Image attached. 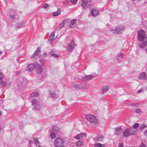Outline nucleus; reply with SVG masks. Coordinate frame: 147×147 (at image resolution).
<instances>
[{"instance_id":"nucleus-1","label":"nucleus","mask_w":147,"mask_h":147,"mask_svg":"<svg viewBox=\"0 0 147 147\" xmlns=\"http://www.w3.org/2000/svg\"><path fill=\"white\" fill-rule=\"evenodd\" d=\"M138 39L140 41H142L139 45V47L142 48H145L147 46V37H146L145 32L142 30H139L138 33ZM147 53V48L146 49Z\"/></svg>"},{"instance_id":"nucleus-2","label":"nucleus","mask_w":147,"mask_h":147,"mask_svg":"<svg viewBox=\"0 0 147 147\" xmlns=\"http://www.w3.org/2000/svg\"><path fill=\"white\" fill-rule=\"evenodd\" d=\"M86 119L93 125H96L98 123L96 116L92 114L88 115L86 116Z\"/></svg>"},{"instance_id":"nucleus-3","label":"nucleus","mask_w":147,"mask_h":147,"mask_svg":"<svg viewBox=\"0 0 147 147\" xmlns=\"http://www.w3.org/2000/svg\"><path fill=\"white\" fill-rule=\"evenodd\" d=\"M64 143L63 139L61 137H57L55 140L54 144L56 147H64Z\"/></svg>"},{"instance_id":"nucleus-4","label":"nucleus","mask_w":147,"mask_h":147,"mask_svg":"<svg viewBox=\"0 0 147 147\" xmlns=\"http://www.w3.org/2000/svg\"><path fill=\"white\" fill-rule=\"evenodd\" d=\"M125 30L124 27L122 25L117 26L115 29H112L111 32L114 33L121 34Z\"/></svg>"},{"instance_id":"nucleus-5","label":"nucleus","mask_w":147,"mask_h":147,"mask_svg":"<svg viewBox=\"0 0 147 147\" xmlns=\"http://www.w3.org/2000/svg\"><path fill=\"white\" fill-rule=\"evenodd\" d=\"M32 105L34 106L33 109L36 111H38L40 108V106L38 101L35 99H32L31 100Z\"/></svg>"},{"instance_id":"nucleus-6","label":"nucleus","mask_w":147,"mask_h":147,"mask_svg":"<svg viewBox=\"0 0 147 147\" xmlns=\"http://www.w3.org/2000/svg\"><path fill=\"white\" fill-rule=\"evenodd\" d=\"M9 16L10 19H12L18 20L19 18L17 12L13 10L10 11Z\"/></svg>"},{"instance_id":"nucleus-7","label":"nucleus","mask_w":147,"mask_h":147,"mask_svg":"<svg viewBox=\"0 0 147 147\" xmlns=\"http://www.w3.org/2000/svg\"><path fill=\"white\" fill-rule=\"evenodd\" d=\"M96 77V76L92 75H87L85 76L82 77L81 78L79 77L78 79L81 80L82 81H88L92 79V78H95Z\"/></svg>"},{"instance_id":"nucleus-8","label":"nucleus","mask_w":147,"mask_h":147,"mask_svg":"<svg viewBox=\"0 0 147 147\" xmlns=\"http://www.w3.org/2000/svg\"><path fill=\"white\" fill-rule=\"evenodd\" d=\"M132 134V133L131 132V129L130 128L126 129L123 133V136L125 137H127Z\"/></svg>"},{"instance_id":"nucleus-9","label":"nucleus","mask_w":147,"mask_h":147,"mask_svg":"<svg viewBox=\"0 0 147 147\" xmlns=\"http://www.w3.org/2000/svg\"><path fill=\"white\" fill-rule=\"evenodd\" d=\"M35 71L38 74H40L42 71V68L41 65L38 64L35 65Z\"/></svg>"},{"instance_id":"nucleus-10","label":"nucleus","mask_w":147,"mask_h":147,"mask_svg":"<svg viewBox=\"0 0 147 147\" xmlns=\"http://www.w3.org/2000/svg\"><path fill=\"white\" fill-rule=\"evenodd\" d=\"M74 41L73 40L71 41L67 46V50L69 51H71L73 50L74 47Z\"/></svg>"},{"instance_id":"nucleus-11","label":"nucleus","mask_w":147,"mask_h":147,"mask_svg":"<svg viewBox=\"0 0 147 147\" xmlns=\"http://www.w3.org/2000/svg\"><path fill=\"white\" fill-rule=\"evenodd\" d=\"M87 134L84 133H81L78 134L74 137V138L78 140L82 139L86 137Z\"/></svg>"},{"instance_id":"nucleus-12","label":"nucleus","mask_w":147,"mask_h":147,"mask_svg":"<svg viewBox=\"0 0 147 147\" xmlns=\"http://www.w3.org/2000/svg\"><path fill=\"white\" fill-rule=\"evenodd\" d=\"M110 87L109 85H104L101 88V94H103L109 90Z\"/></svg>"},{"instance_id":"nucleus-13","label":"nucleus","mask_w":147,"mask_h":147,"mask_svg":"<svg viewBox=\"0 0 147 147\" xmlns=\"http://www.w3.org/2000/svg\"><path fill=\"white\" fill-rule=\"evenodd\" d=\"M91 0H82V6L84 9H87L88 7L87 3Z\"/></svg>"},{"instance_id":"nucleus-14","label":"nucleus","mask_w":147,"mask_h":147,"mask_svg":"<svg viewBox=\"0 0 147 147\" xmlns=\"http://www.w3.org/2000/svg\"><path fill=\"white\" fill-rule=\"evenodd\" d=\"M35 65L33 63L30 64L28 66H27L26 68V70L28 71H31L33 70L35 68Z\"/></svg>"},{"instance_id":"nucleus-15","label":"nucleus","mask_w":147,"mask_h":147,"mask_svg":"<svg viewBox=\"0 0 147 147\" xmlns=\"http://www.w3.org/2000/svg\"><path fill=\"white\" fill-rule=\"evenodd\" d=\"M26 80L23 78H20L18 82V84L22 86L25 85L26 84Z\"/></svg>"},{"instance_id":"nucleus-16","label":"nucleus","mask_w":147,"mask_h":147,"mask_svg":"<svg viewBox=\"0 0 147 147\" xmlns=\"http://www.w3.org/2000/svg\"><path fill=\"white\" fill-rule=\"evenodd\" d=\"M115 134L118 135L122 132V128L121 126L118 127L115 129Z\"/></svg>"},{"instance_id":"nucleus-17","label":"nucleus","mask_w":147,"mask_h":147,"mask_svg":"<svg viewBox=\"0 0 147 147\" xmlns=\"http://www.w3.org/2000/svg\"><path fill=\"white\" fill-rule=\"evenodd\" d=\"M103 137L101 135H99L96 136L94 138V139L97 141L102 142L103 139Z\"/></svg>"},{"instance_id":"nucleus-18","label":"nucleus","mask_w":147,"mask_h":147,"mask_svg":"<svg viewBox=\"0 0 147 147\" xmlns=\"http://www.w3.org/2000/svg\"><path fill=\"white\" fill-rule=\"evenodd\" d=\"M40 49L39 47L37 48V49L35 51L34 53L31 56V59L33 58L36 56H38L39 53L40 52Z\"/></svg>"},{"instance_id":"nucleus-19","label":"nucleus","mask_w":147,"mask_h":147,"mask_svg":"<svg viewBox=\"0 0 147 147\" xmlns=\"http://www.w3.org/2000/svg\"><path fill=\"white\" fill-rule=\"evenodd\" d=\"M76 19H74L71 20L69 24V26L71 28H74L76 22Z\"/></svg>"},{"instance_id":"nucleus-20","label":"nucleus","mask_w":147,"mask_h":147,"mask_svg":"<svg viewBox=\"0 0 147 147\" xmlns=\"http://www.w3.org/2000/svg\"><path fill=\"white\" fill-rule=\"evenodd\" d=\"M98 11L97 10L95 9H93L91 11V13L93 16H96L98 14Z\"/></svg>"},{"instance_id":"nucleus-21","label":"nucleus","mask_w":147,"mask_h":147,"mask_svg":"<svg viewBox=\"0 0 147 147\" xmlns=\"http://www.w3.org/2000/svg\"><path fill=\"white\" fill-rule=\"evenodd\" d=\"M3 78L2 75V77L0 78V85L3 88H4L6 85V82L3 81L2 78Z\"/></svg>"},{"instance_id":"nucleus-22","label":"nucleus","mask_w":147,"mask_h":147,"mask_svg":"<svg viewBox=\"0 0 147 147\" xmlns=\"http://www.w3.org/2000/svg\"><path fill=\"white\" fill-rule=\"evenodd\" d=\"M80 90H86L87 88L86 84L84 83L80 84Z\"/></svg>"},{"instance_id":"nucleus-23","label":"nucleus","mask_w":147,"mask_h":147,"mask_svg":"<svg viewBox=\"0 0 147 147\" xmlns=\"http://www.w3.org/2000/svg\"><path fill=\"white\" fill-rule=\"evenodd\" d=\"M61 12V11L59 9H58L56 11L54 12L52 14L53 16H57L59 15Z\"/></svg>"},{"instance_id":"nucleus-24","label":"nucleus","mask_w":147,"mask_h":147,"mask_svg":"<svg viewBox=\"0 0 147 147\" xmlns=\"http://www.w3.org/2000/svg\"><path fill=\"white\" fill-rule=\"evenodd\" d=\"M51 96L53 98H57L58 97V95L56 94L54 92H51Z\"/></svg>"},{"instance_id":"nucleus-25","label":"nucleus","mask_w":147,"mask_h":147,"mask_svg":"<svg viewBox=\"0 0 147 147\" xmlns=\"http://www.w3.org/2000/svg\"><path fill=\"white\" fill-rule=\"evenodd\" d=\"M146 74L145 73H142L140 74L139 76V78L141 80L144 79L145 77H146Z\"/></svg>"},{"instance_id":"nucleus-26","label":"nucleus","mask_w":147,"mask_h":147,"mask_svg":"<svg viewBox=\"0 0 147 147\" xmlns=\"http://www.w3.org/2000/svg\"><path fill=\"white\" fill-rule=\"evenodd\" d=\"M33 140H34V143L36 145L40 146V144L38 142V138H34Z\"/></svg>"},{"instance_id":"nucleus-27","label":"nucleus","mask_w":147,"mask_h":147,"mask_svg":"<svg viewBox=\"0 0 147 147\" xmlns=\"http://www.w3.org/2000/svg\"><path fill=\"white\" fill-rule=\"evenodd\" d=\"M25 24L24 23H20L17 24L16 25V27L17 28H18L22 27V26H24Z\"/></svg>"},{"instance_id":"nucleus-28","label":"nucleus","mask_w":147,"mask_h":147,"mask_svg":"<svg viewBox=\"0 0 147 147\" xmlns=\"http://www.w3.org/2000/svg\"><path fill=\"white\" fill-rule=\"evenodd\" d=\"M38 95V93L37 92H32L30 94V96L32 97H37Z\"/></svg>"},{"instance_id":"nucleus-29","label":"nucleus","mask_w":147,"mask_h":147,"mask_svg":"<svg viewBox=\"0 0 147 147\" xmlns=\"http://www.w3.org/2000/svg\"><path fill=\"white\" fill-rule=\"evenodd\" d=\"M83 142L81 140H78L76 143V145L78 146H81L83 144Z\"/></svg>"},{"instance_id":"nucleus-30","label":"nucleus","mask_w":147,"mask_h":147,"mask_svg":"<svg viewBox=\"0 0 147 147\" xmlns=\"http://www.w3.org/2000/svg\"><path fill=\"white\" fill-rule=\"evenodd\" d=\"M123 54L119 53L117 55V57L118 60H120L123 58Z\"/></svg>"},{"instance_id":"nucleus-31","label":"nucleus","mask_w":147,"mask_h":147,"mask_svg":"<svg viewBox=\"0 0 147 147\" xmlns=\"http://www.w3.org/2000/svg\"><path fill=\"white\" fill-rule=\"evenodd\" d=\"M66 23V22L64 21L63 22H62L59 25V27L60 28H63Z\"/></svg>"},{"instance_id":"nucleus-32","label":"nucleus","mask_w":147,"mask_h":147,"mask_svg":"<svg viewBox=\"0 0 147 147\" xmlns=\"http://www.w3.org/2000/svg\"><path fill=\"white\" fill-rule=\"evenodd\" d=\"M55 34V32H53L51 33V34L49 38L51 40H54L55 39L53 38V36H54Z\"/></svg>"},{"instance_id":"nucleus-33","label":"nucleus","mask_w":147,"mask_h":147,"mask_svg":"<svg viewBox=\"0 0 147 147\" xmlns=\"http://www.w3.org/2000/svg\"><path fill=\"white\" fill-rule=\"evenodd\" d=\"M50 136L51 139H53L56 137V134L53 131H52L50 134Z\"/></svg>"},{"instance_id":"nucleus-34","label":"nucleus","mask_w":147,"mask_h":147,"mask_svg":"<svg viewBox=\"0 0 147 147\" xmlns=\"http://www.w3.org/2000/svg\"><path fill=\"white\" fill-rule=\"evenodd\" d=\"M53 129L55 131L58 132L59 131L60 129L56 126H54L53 127Z\"/></svg>"},{"instance_id":"nucleus-35","label":"nucleus","mask_w":147,"mask_h":147,"mask_svg":"<svg viewBox=\"0 0 147 147\" xmlns=\"http://www.w3.org/2000/svg\"><path fill=\"white\" fill-rule=\"evenodd\" d=\"M125 147H146L145 145L143 143H142V144H141V145L139 146L138 147V146H125Z\"/></svg>"},{"instance_id":"nucleus-36","label":"nucleus","mask_w":147,"mask_h":147,"mask_svg":"<svg viewBox=\"0 0 147 147\" xmlns=\"http://www.w3.org/2000/svg\"><path fill=\"white\" fill-rule=\"evenodd\" d=\"M135 111L136 113H138L139 114H141L142 113V111L140 109L137 108L135 110Z\"/></svg>"},{"instance_id":"nucleus-37","label":"nucleus","mask_w":147,"mask_h":147,"mask_svg":"<svg viewBox=\"0 0 147 147\" xmlns=\"http://www.w3.org/2000/svg\"><path fill=\"white\" fill-rule=\"evenodd\" d=\"M74 88L76 89H80V84H76L74 86Z\"/></svg>"},{"instance_id":"nucleus-38","label":"nucleus","mask_w":147,"mask_h":147,"mask_svg":"<svg viewBox=\"0 0 147 147\" xmlns=\"http://www.w3.org/2000/svg\"><path fill=\"white\" fill-rule=\"evenodd\" d=\"M147 127V125L144 124L141 125L139 128L140 129L142 130Z\"/></svg>"},{"instance_id":"nucleus-39","label":"nucleus","mask_w":147,"mask_h":147,"mask_svg":"<svg viewBox=\"0 0 147 147\" xmlns=\"http://www.w3.org/2000/svg\"><path fill=\"white\" fill-rule=\"evenodd\" d=\"M49 55H51L52 56L54 57H56V58H58V57H59V55H56L55 53H52V54H51L50 53H49Z\"/></svg>"},{"instance_id":"nucleus-40","label":"nucleus","mask_w":147,"mask_h":147,"mask_svg":"<svg viewBox=\"0 0 147 147\" xmlns=\"http://www.w3.org/2000/svg\"><path fill=\"white\" fill-rule=\"evenodd\" d=\"M139 126V124L138 123H136L133 125V127L135 129H136Z\"/></svg>"},{"instance_id":"nucleus-41","label":"nucleus","mask_w":147,"mask_h":147,"mask_svg":"<svg viewBox=\"0 0 147 147\" xmlns=\"http://www.w3.org/2000/svg\"><path fill=\"white\" fill-rule=\"evenodd\" d=\"M129 105L132 107H134L135 106H137L138 107L139 105V104L138 103H130L129 104Z\"/></svg>"},{"instance_id":"nucleus-42","label":"nucleus","mask_w":147,"mask_h":147,"mask_svg":"<svg viewBox=\"0 0 147 147\" xmlns=\"http://www.w3.org/2000/svg\"><path fill=\"white\" fill-rule=\"evenodd\" d=\"M69 3V1L68 0H66L63 2V4L66 5Z\"/></svg>"},{"instance_id":"nucleus-43","label":"nucleus","mask_w":147,"mask_h":147,"mask_svg":"<svg viewBox=\"0 0 147 147\" xmlns=\"http://www.w3.org/2000/svg\"><path fill=\"white\" fill-rule=\"evenodd\" d=\"M44 61H45L43 59H40L39 60L40 62L42 65H43Z\"/></svg>"},{"instance_id":"nucleus-44","label":"nucleus","mask_w":147,"mask_h":147,"mask_svg":"<svg viewBox=\"0 0 147 147\" xmlns=\"http://www.w3.org/2000/svg\"><path fill=\"white\" fill-rule=\"evenodd\" d=\"M77 1V0H71V2L72 4H76Z\"/></svg>"},{"instance_id":"nucleus-45","label":"nucleus","mask_w":147,"mask_h":147,"mask_svg":"<svg viewBox=\"0 0 147 147\" xmlns=\"http://www.w3.org/2000/svg\"><path fill=\"white\" fill-rule=\"evenodd\" d=\"M96 145L98 147H103V145L99 143L97 144Z\"/></svg>"},{"instance_id":"nucleus-46","label":"nucleus","mask_w":147,"mask_h":147,"mask_svg":"<svg viewBox=\"0 0 147 147\" xmlns=\"http://www.w3.org/2000/svg\"><path fill=\"white\" fill-rule=\"evenodd\" d=\"M49 6V4H45L44 6L43 7V8H46Z\"/></svg>"},{"instance_id":"nucleus-47","label":"nucleus","mask_w":147,"mask_h":147,"mask_svg":"<svg viewBox=\"0 0 147 147\" xmlns=\"http://www.w3.org/2000/svg\"><path fill=\"white\" fill-rule=\"evenodd\" d=\"M3 125L1 123H0V131L1 130L3 127Z\"/></svg>"},{"instance_id":"nucleus-48","label":"nucleus","mask_w":147,"mask_h":147,"mask_svg":"<svg viewBox=\"0 0 147 147\" xmlns=\"http://www.w3.org/2000/svg\"><path fill=\"white\" fill-rule=\"evenodd\" d=\"M118 147H123V144L122 143H119Z\"/></svg>"},{"instance_id":"nucleus-49","label":"nucleus","mask_w":147,"mask_h":147,"mask_svg":"<svg viewBox=\"0 0 147 147\" xmlns=\"http://www.w3.org/2000/svg\"><path fill=\"white\" fill-rule=\"evenodd\" d=\"M144 134L146 135H147V129H146L144 132Z\"/></svg>"},{"instance_id":"nucleus-50","label":"nucleus","mask_w":147,"mask_h":147,"mask_svg":"<svg viewBox=\"0 0 147 147\" xmlns=\"http://www.w3.org/2000/svg\"><path fill=\"white\" fill-rule=\"evenodd\" d=\"M142 91V90L141 89L140 90H139L137 92L138 93H140Z\"/></svg>"},{"instance_id":"nucleus-51","label":"nucleus","mask_w":147,"mask_h":147,"mask_svg":"<svg viewBox=\"0 0 147 147\" xmlns=\"http://www.w3.org/2000/svg\"><path fill=\"white\" fill-rule=\"evenodd\" d=\"M32 142V141L31 140H30L29 141V143L30 144H31Z\"/></svg>"},{"instance_id":"nucleus-52","label":"nucleus","mask_w":147,"mask_h":147,"mask_svg":"<svg viewBox=\"0 0 147 147\" xmlns=\"http://www.w3.org/2000/svg\"><path fill=\"white\" fill-rule=\"evenodd\" d=\"M47 55L46 53H44V56H47Z\"/></svg>"},{"instance_id":"nucleus-53","label":"nucleus","mask_w":147,"mask_h":147,"mask_svg":"<svg viewBox=\"0 0 147 147\" xmlns=\"http://www.w3.org/2000/svg\"><path fill=\"white\" fill-rule=\"evenodd\" d=\"M16 74H20V72L19 71H18V72H16Z\"/></svg>"},{"instance_id":"nucleus-54","label":"nucleus","mask_w":147,"mask_h":147,"mask_svg":"<svg viewBox=\"0 0 147 147\" xmlns=\"http://www.w3.org/2000/svg\"><path fill=\"white\" fill-rule=\"evenodd\" d=\"M2 74L1 72H0V78L2 77Z\"/></svg>"},{"instance_id":"nucleus-55","label":"nucleus","mask_w":147,"mask_h":147,"mask_svg":"<svg viewBox=\"0 0 147 147\" xmlns=\"http://www.w3.org/2000/svg\"><path fill=\"white\" fill-rule=\"evenodd\" d=\"M144 79L146 80H147V77H146H146H145V78H144Z\"/></svg>"},{"instance_id":"nucleus-56","label":"nucleus","mask_w":147,"mask_h":147,"mask_svg":"<svg viewBox=\"0 0 147 147\" xmlns=\"http://www.w3.org/2000/svg\"><path fill=\"white\" fill-rule=\"evenodd\" d=\"M1 113H2L0 111V116L1 115Z\"/></svg>"},{"instance_id":"nucleus-57","label":"nucleus","mask_w":147,"mask_h":147,"mask_svg":"<svg viewBox=\"0 0 147 147\" xmlns=\"http://www.w3.org/2000/svg\"><path fill=\"white\" fill-rule=\"evenodd\" d=\"M2 53V52H0V55H1Z\"/></svg>"},{"instance_id":"nucleus-58","label":"nucleus","mask_w":147,"mask_h":147,"mask_svg":"<svg viewBox=\"0 0 147 147\" xmlns=\"http://www.w3.org/2000/svg\"><path fill=\"white\" fill-rule=\"evenodd\" d=\"M146 89L147 90V87L146 88Z\"/></svg>"}]
</instances>
